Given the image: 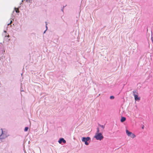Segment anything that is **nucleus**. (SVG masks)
I'll use <instances>...</instances> for the list:
<instances>
[{
    "mask_svg": "<svg viewBox=\"0 0 153 153\" xmlns=\"http://www.w3.org/2000/svg\"><path fill=\"white\" fill-rule=\"evenodd\" d=\"M99 129L97 128V133L95 134L94 137L97 140H102L104 138L102 134L101 133H99Z\"/></svg>",
    "mask_w": 153,
    "mask_h": 153,
    "instance_id": "nucleus-1",
    "label": "nucleus"
},
{
    "mask_svg": "<svg viewBox=\"0 0 153 153\" xmlns=\"http://www.w3.org/2000/svg\"><path fill=\"white\" fill-rule=\"evenodd\" d=\"M91 140V138L89 137H82V142L85 143L86 145L88 146L90 142L89 140Z\"/></svg>",
    "mask_w": 153,
    "mask_h": 153,
    "instance_id": "nucleus-2",
    "label": "nucleus"
},
{
    "mask_svg": "<svg viewBox=\"0 0 153 153\" xmlns=\"http://www.w3.org/2000/svg\"><path fill=\"white\" fill-rule=\"evenodd\" d=\"M126 132L127 135L131 138H134L136 137V135L132 132L130 131L128 129L126 130Z\"/></svg>",
    "mask_w": 153,
    "mask_h": 153,
    "instance_id": "nucleus-3",
    "label": "nucleus"
},
{
    "mask_svg": "<svg viewBox=\"0 0 153 153\" xmlns=\"http://www.w3.org/2000/svg\"><path fill=\"white\" fill-rule=\"evenodd\" d=\"M133 93L135 100L136 101H139L140 100V98L138 97V93L137 91H133Z\"/></svg>",
    "mask_w": 153,
    "mask_h": 153,
    "instance_id": "nucleus-4",
    "label": "nucleus"
},
{
    "mask_svg": "<svg viewBox=\"0 0 153 153\" xmlns=\"http://www.w3.org/2000/svg\"><path fill=\"white\" fill-rule=\"evenodd\" d=\"M58 142L60 144L62 142H63L64 143H66V141L63 138H61L59 139Z\"/></svg>",
    "mask_w": 153,
    "mask_h": 153,
    "instance_id": "nucleus-5",
    "label": "nucleus"
},
{
    "mask_svg": "<svg viewBox=\"0 0 153 153\" xmlns=\"http://www.w3.org/2000/svg\"><path fill=\"white\" fill-rule=\"evenodd\" d=\"M126 120V118L125 117H122L121 119V122H123L125 121Z\"/></svg>",
    "mask_w": 153,
    "mask_h": 153,
    "instance_id": "nucleus-6",
    "label": "nucleus"
},
{
    "mask_svg": "<svg viewBox=\"0 0 153 153\" xmlns=\"http://www.w3.org/2000/svg\"><path fill=\"white\" fill-rule=\"evenodd\" d=\"M15 10L16 13H18L19 12V11L18 8H15Z\"/></svg>",
    "mask_w": 153,
    "mask_h": 153,
    "instance_id": "nucleus-7",
    "label": "nucleus"
},
{
    "mask_svg": "<svg viewBox=\"0 0 153 153\" xmlns=\"http://www.w3.org/2000/svg\"><path fill=\"white\" fill-rule=\"evenodd\" d=\"M1 130H2V134L0 136V138L1 139H3L4 138V137H2V136L3 135V132H2V129H1Z\"/></svg>",
    "mask_w": 153,
    "mask_h": 153,
    "instance_id": "nucleus-8",
    "label": "nucleus"
},
{
    "mask_svg": "<svg viewBox=\"0 0 153 153\" xmlns=\"http://www.w3.org/2000/svg\"><path fill=\"white\" fill-rule=\"evenodd\" d=\"M28 127H26L25 128L24 131H28Z\"/></svg>",
    "mask_w": 153,
    "mask_h": 153,
    "instance_id": "nucleus-9",
    "label": "nucleus"
},
{
    "mask_svg": "<svg viewBox=\"0 0 153 153\" xmlns=\"http://www.w3.org/2000/svg\"><path fill=\"white\" fill-rule=\"evenodd\" d=\"M114 97L113 96H111L110 97V98L111 99H114Z\"/></svg>",
    "mask_w": 153,
    "mask_h": 153,
    "instance_id": "nucleus-10",
    "label": "nucleus"
},
{
    "mask_svg": "<svg viewBox=\"0 0 153 153\" xmlns=\"http://www.w3.org/2000/svg\"><path fill=\"white\" fill-rule=\"evenodd\" d=\"M12 20H11L10 23H9V24H8V25H10L11 24V23H12Z\"/></svg>",
    "mask_w": 153,
    "mask_h": 153,
    "instance_id": "nucleus-11",
    "label": "nucleus"
},
{
    "mask_svg": "<svg viewBox=\"0 0 153 153\" xmlns=\"http://www.w3.org/2000/svg\"><path fill=\"white\" fill-rule=\"evenodd\" d=\"M26 1L27 2H29L30 1H29V0H26Z\"/></svg>",
    "mask_w": 153,
    "mask_h": 153,
    "instance_id": "nucleus-12",
    "label": "nucleus"
},
{
    "mask_svg": "<svg viewBox=\"0 0 153 153\" xmlns=\"http://www.w3.org/2000/svg\"><path fill=\"white\" fill-rule=\"evenodd\" d=\"M47 24H46V30H47Z\"/></svg>",
    "mask_w": 153,
    "mask_h": 153,
    "instance_id": "nucleus-13",
    "label": "nucleus"
},
{
    "mask_svg": "<svg viewBox=\"0 0 153 153\" xmlns=\"http://www.w3.org/2000/svg\"><path fill=\"white\" fill-rule=\"evenodd\" d=\"M45 31H44V33H45Z\"/></svg>",
    "mask_w": 153,
    "mask_h": 153,
    "instance_id": "nucleus-14",
    "label": "nucleus"
}]
</instances>
